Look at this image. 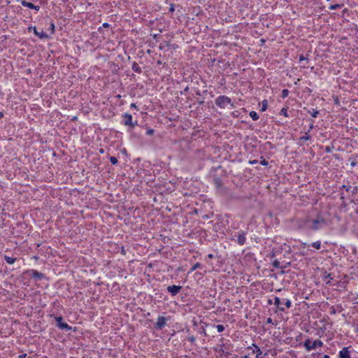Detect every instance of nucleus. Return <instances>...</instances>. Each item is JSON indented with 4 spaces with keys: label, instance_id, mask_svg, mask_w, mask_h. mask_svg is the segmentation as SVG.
<instances>
[{
    "label": "nucleus",
    "instance_id": "1",
    "mask_svg": "<svg viewBox=\"0 0 358 358\" xmlns=\"http://www.w3.org/2000/svg\"><path fill=\"white\" fill-rule=\"evenodd\" d=\"M327 225L326 220L320 215H317L315 219L306 218L303 223L302 227L316 231Z\"/></svg>",
    "mask_w": 358,
    "mask_h": 358
},
{
    "label": "nucleus",
    "instance_id": "2",
    "mask_svg": "<svg viewBox=\"0 0 358 358\" xmlns=\"http://www.w3.org/2000/svg\"><path fill=\"white\" fill-rule=\"evenodd\" d=\"M322 345L323 342L319 339H317L313 342H312L310 339H307L304 342V347L308 351L315 350L317 347H322Z\"/></svg>",
    "mask_w": 358,
    "mask_h": 358
},
{
    "label": "nucleus",
    "instance_id": "3",
    "mask_svg": "<svg viewBox=\"0 0 358 358\" xmlns=\"http://www.w3.org/2000/svg\"><path fill=\"white\" fill-rule=\"evenodd\" d=\"M215 104L220 108H224L228 104L231 103V99L225 95H221L215 99Z\"/></svg>",
    "mask_w": 358,
    "mask_h": 358
},
{
    "label": "nucleus",
    "instance_id": "4",
    "mask_svg": "<svg viewBox=\"0 0 358 358\" xmlns=\"http://www.w3.org/2000/svg\"><path fill=\"white\" fill-rule=\"evenodd\" d=\"M55 320L57 322V327L59 329L69 331L72 329L67 323L63 322V317L62 316H56L55 317Z\"/></svg>",
    "mask_w": 358,
    "mask_h": 358
},
{
    "label": "nucleus",
    "instance_id": "5",
    "mask_svg": "<svg viewBox=\"0 0 358 358\" xmlns=\"http://www.w3.org/2000/svg\"><path fill=\"white\" fill-rule=\"evenodd\" d=\"M122 117L124 119L123 124L125 126H129L130 127L134 128L135 126L137 125V121H132V115L131 114L124 113L122 115Z\"/></svg>",
    "mask_w": 358,
    "mask_h": 358
},
{
    "label": "nucleus",
    "instance_id": "6",
    "mask_svg": "<svg viewBox=\"0 0 358 358\" xmlns=\"http://www.w3.org/2000/svg\"><path fill=\"white\" fill-rule=\"evenodd\" d=\"M166 321V317L164 316H159L157 320V322L155 324V328L157 329H162L165 327Z\"/></svg>",
    "mask_w": 358,
    "mask_h": 358
},
{
    "label": "nucleus",
    "instance_id": "7",
    "mask_svg": "<svg viewBox=\"0 0 358 358\" xmlns=\"http://www.w3.org/2000/svg\"><path fill=\"white\" fill-rule=\"evenodd\" d=\"M247 232L245 231H241L238 232V234L237 236V243L240 245H243L246 241V236Z\"/></svg>",
    "mask_w": 358,
    "mask_h": 358
},
{
    "label": "nucleus",
    "instance_id": "8",
    "mask_svg": "<svg viewBox=\"0 0 358 358\" xmlns=\"http://www.w3.org/2000/svg\"><path fill=\"white\" fill-rule=\"evenodd\" d=\"M181 289V286L175 285L167 287V291L170 292L172 296H176L180 292Z\"/></svg>",
    "mask_w": 358,
    "mask_h": 358
},
{
    "label": "nucleus",
    "instance_id": "9",
    "mask_svg": "<svg viewBox=\"0 0 358 358\" xmlns=\"http://www.w3.org/2000/svg\"><path fill=\"white\" fill-rule=\"evenodd\" d=\"M339 358H351L350 352L348 350V348L344 347L340 350L338 354Z\"/></svg>",
    "mask_w": 358,
    "mask_h": 358
},
{
    "label": "nucleus",
    "instance_id": "10",
    "mask_svg": "<svg viewBox=\"0 0 358 358\" xmlns=\"http://www.w3.org/2000/svg\"><path fill=\"white\" fill-rule=\"evenodd\" d=\"M34 33L36 36H37L39 38L43 39V38H48V35L43 31V29H41L40 31H38V29L34 27H33Z\"/></svg>",
    "mask_w": 358,
    "mask_h": 358
},
{
    "label": "nucleus",
    "instance_id": "11",
    "mask_svg": "<svg viewBox=\"0 0 358 358\" xmlns=\"http://www.w3.org/2000/svg\"><path fill=\"white\" fill-rule=\"evenodd\" d=\"M21 4L23 6H25V7H27L30 9H34L36 10H39L40 9V6H35L34 4H33L31 2H28L25 0H22L21 1Z\"/></svg>",
    "mask_w": 358,
    "mask_h": 358
},
{
    "label": "nucleus",
    "instance_id": "12",
    "mask_svg": "<svg viewBox=\"0 0 358 358\" xmlns=\"http://www.w3.org/2000/svg\"><path fill=\"white\" fill-rule=\"evenodd\" d=\"M31 277L34 278H37L38 280L42 279L44 277V275L42 273L38 272L36 270H31L29 271Z\"/></svg>",
    "mask_w": 358,
    "mask_h": 358
},
{
    "label": "nucleus",
    "instance_id": "13",
    "mask_svg": "<svg viewBox=\"0 0 358 358\" xmlns=\"http://www.w3.org/2000/svg\"><path fill=\"white\" fill-rule=\"evenodd\" d=\"M252 346L255 348V349L253 350V353H257L256 358H262L261 355L262 354V351L261 350V349L255 343L252 344Z\"/></svg>",
    "mask_w": 358,
    "mask_h": 358
},
{
    "label": "nucleus",
    "instance_id": "14",
    "mask_svg": "<svg viewBox=\"0 0 358 358\" xmlns=\"http://www.w3.org/2000/svg\"><path fill=\"white\" fill-rule=\"evenodd\" d=\"M131 69L134 72H136L137 73H141L142 72L141 68L140 67L138 64L136 62H133Z\"/></svg>",
    "mask_w": 358,
    "mask_h": 358
},
{
    "label": "nucleus",
    "instance_id": "15",
    "mask_svg": "<svg viewBox=\"0 0 358 358\" xmlns=\"http://www.w3.org/2000/svg\"><path fill=\"white\" fill-rule=\"evenodd\" d=\"M280 303H281V301H280V298L278 297V296H275L274 298V304H275V306H276L280 310L284 311L285 308L283 307H280Z\"/></svg>",
    "mask_w": 358,
    "mask_h": 358
},
{
    "label": "nucleus",
    "instance_id": "16",
    "mask_svg": "<svg viewBox=\"0 0 358 358\" xmlns=\"http://www.w3.org/2000/svg\"><path fill=\"white\" fill-rule=\"evenodd\" d=\"M4 259H5V261L8 264H14L15 262L17 259L15 258V257H8V256L5 255L4 256Z\"/></svg>",
    "mask_w": 358,
    "mask_h": 358
},
{
    "label": "nucleus",
    "instance_id": "17",
    "mask_svg": "<svg viewBox=\"0 0 358 358\" xmlns=\"http://www.w3.org/2000/svg\"><path fill=\"white\" fill-rule=\"evenodd\" d=\"M213 181L214 184L217 186V188L220 187L222 185V180L218 177L215 178Z\"/></svg>",
    "mask_w": 358,
    "mask_h": 358
},
{
    "label": "nucleus",
    "instance_id": "18",
    "mask_svg": "<svg viewBox=\"0 0 358 358\" xmlns=\"http://www.w3.org/2000/svg\"><path fill=\"white\" fill-rule=\"evenodd\" d=\"M249 115L253 120L256 121L259 119V115L255 111H250Z\"/></svg>",
    "mask_w": 358,
    "mask_h": 358
},
{
    "label": "nucleus",
    "instance_id": "19",
    "mask_svg": "<svg viewBox=\"0 0 358 358\" xmlns=\"http://www.w3.org/2000/svg\"><path fill=\"white\" fill-rule=\"evenodd\" d=\"M267 108H268V101H267V100L264 99L262 102L261 111L264 112V111L266 110Z\"/></svg>",
    "mask_w": 358,
    "mask_h": 358
},
{
    "label": "nucleus",
    "instance_id": "20",
    "mask_svg": "<svg viewBox=\"0 0 358 358\" xmlns=\"http://www.w3.org/2000/svg\"><path fill=\"white\" fill-rule=\"evenodd\" d=\"M311 138L308 132H306L305 135L300 138V141H306L310 140Z\"/></svg>",
    "mask_w": 358,
    "mask_h": 358
},
{
    "label": "nucleus",
    "instance_id": "21",
    "mask_svg": "<svg viewBox=\"0 0 358 358\" xmlns=\"http://www.w3.org/2000/svg\"><path fill=\"white\" fill-rule=\"evenodd\" d=\"M311 245L315 248V249L317 250H319L321 248V243L320 241H315V242H313Z\"/></svg>",
    "mask_w": 358,
    "mask_h": 358
},
{
    "label": "nucleus",
    "instance_id": "22",
    "mask_svg": "<svg viewBox=\"0 0 358 358\" xmlns=\"http://www.w3.org/2000/svg\"><path fill=\"white\" fill-rule=\"evenodd\" d=\"M201 267H202V265L200 263L197 262L194 266H192V267L190 268V272H192L197 268H201Z\"/></svg>",
    "mask_w": 358,
    "mask_h": 358
},
{
    "label": "nucleus",
    "instance_id": "23",
    "mask_svg": "<svg viewBox=\"0 0 358 358\" xmlns=\"http://www.w3.org/2000/svg\"><path fill=\"white\" fill-rule=\"evenodd\" d=\"M308 113L313 117H316L319 113L318 110L314 108H313L312 110H309Z\"/></svg>",
    "mask_w": 358,
    "mask_h": 358
},
{
    "label": "nucleus",
    "instance_id": "24",
    "mask_svg": "<svg viewBox=\"0 0 358 358\" xmlns=\"http://www.w3.org/2000/svg\"><path fill=\"white\" fill-rule=\"evenodd\" d=\"M289 91L287 89H284L281 93V97L285 99L289 95Z\"/></svg>",
    "mask_w": 358,
    "mask_h": 358
},
{
    "label": "nucleus",
    "instance_id": "25",
    "mask_svg": "<svg viewBox=\"0 0 358 358\" xmlns=\"http://www.w3.org/2000/svg\"><path fill=\"white\" fill-rule=\"evenodd\" d=\"M280 115H283L285 117H288V114H287V108H282L281 110H280Z\"/></svg>",
    "mask_w": 358,
    "mask_h": 358
},
{
    "label": "nucleus",
    "instance_id": "26",
    "mask_svg": "<svg viewBox=\"0 0 358 358\" xmlns=\"http://www.w3.org/2000/svg\"><path fill=\"white\" fill-rule=\"evenodd\" d=\"M342 6H343V5H342V4H338V3H336V4L331 5V6H329V9H330V10H336V9H337V8H341Z\"/></svg>",
    "mask_w": 358,
    "mask_h": 358
},
{
    "label": "nucleus",
    "instance_id": "27",
    "mask_svg": "<svg viewBox=\"0 0 358 358\" xmlns=\"http://www.w3.org/2000/svg\"><path fill=\"white\" fill-rule=\"evenodd\" d=\"M272 265H273V266L274 268H278L282 267V266H280V262H279V261H278V260H275V261H273V263H272Z\"/></svg>",
    "mask_w": 358,
    "mask_h": 358
},
{
    "label": "nucleus",
    "instance_id": "28",
    "mask_svg": "<svg viewBox=\"0 0 358 358\" xmlns=\"http://www.w3.org/2000/svg\"><path fill=\"white\" fill-rule=\"evenodd\" d=\"M284 305L286 306L287 308H289L292 306V302L289 299H286L284 302Z\"/></svg>",
    "mask_w": 358,
    "mask_h": 358
},
{
    "label": "nucleus",
    "instance_id": "29",
    "mask_svg": "<svg viewBox=\"0 0 358 358\" xmlns=\"http://www.w3.org/2000/svg\"><path fill=\"white\" fill-rule=\"evenodd\" d=\"M110 162H111L112 164H117V159L115 157H110Z\"/></svg>",
    "mask_w": 358,
    "mask_h": 358
},
{
    "label": "nucleus",
    "instance_id": "30",
    "mask_svg": "<svg viewBox=\"0 0 358 358\" xmlns=\"http://www.w3.org/2000/svg\"><path fill=\"white\" fill-rule=\"evenodd\" d=\"M216 329L218 332H222L224 330V327L222 324H218L216 326Z\"/></svg>",
    "mask_w": 358,
    "mask_h": 358
},
{
    "label": "nucleus",
    "instance_id": "31",
    "mask_svg": "<svg viewBox=\"0 0 358 358\" xmlns=\"http://www.w3.org/2000/svg\"><path fill=\"white\" fill-rule=\"evenodd\" d=\"M299 61L300 62L306 61L307 63H308V59L306 57H305L304 55H301L299 56Z\"/></svg>",
    "mask_w": 358,
    "mask_h": 358
},
{
    "label": "nucleus",
    "instance_id": "32",
    "mask_svg": "<svg viewBox=\"0 0 358 358\" xmlns=\"http://www.w3.org/2000/svg\"><path fill=\"white\" fill-rule=\"evenodd\" d=\"M155 131L152 129H149L146 131V134L148 135H152L154 134Z\"/></svg>",
    "mask_w": 358,
    "mask_h": 358
},
{
    "label": "nucleus",
    "instance_id": "33",
    "mask_svg": "<svg viewBox=\"0 0 358 358\" xmlns=\"http://www.w3.org/2000/svg\"><path fill=\"white\" fill-rule=\"evenodd\" d=\"M260 164L263 166H267L268 164V162L266 159H262L260 161Z\"/></svg>",
    "mask_w": 358,
    "mask_h": 358
},
{
    "label": "nucleus",
    "instance_id": "34",
    "mask_svg": "<svg viewBox=\"0 0 358 358\" xmlns=\"http://www.w3.org/2000/svg\"><path fill=\"white\" fill-rule=\"evenodd\" d=\"M174 10H175V6H174V4L171 3L170 5L169 12L173 13V12H174Z\"/></svg>",
    "mask_w": 358,
    "mask_h": 358
},
{
    "label": "nucleus",
    "instance_id": "35",
    "mask_svg": "<svg viewBox=\"0 0 358 358\" xmlns=\"http://www.w3.org/2000/svg\"><path fill=\"white\" fill-rule=\"evenodd\" d=\"M342 188L345 189L347 192H349V191H350V188H351V187H350V186L345 185H343L342 186Z\"/></svg>",
    "mask_w": 358,
    "mask_h": 358
},
{
    "label": "nucleus",
    "instance_id": "36",
    "mask_svg": "<svg viewBox=\"0 0 358 358\" xmlns=\"http://www.w3.org/2000/svg\"><path fill=\"white\" fill-rule=\"evenodd\" d=\"M121 254L123 255H126V250L124 248V246H122L121 247V251H120Z\"/></svg>",
    "mask_w": 358,
    "mask_h": 358
},
{
    "label": "nucleus",
    "instance_id": "37",
    "mask_svg": "<svg viewBox=\"0 0 358 358\" xmlns=\"http://www.w3.org/2000/svg\"><path fill=\"white\" fill-rule=\"evenodd\" d=\"M50 28V30L52 31V33H54V31H55V24H54V23H51Z\"/></svg>",
    "mask_w": 358,
    "mask_h": 358
},
{
    "label": "nucleus",
    "instance_id": "38",
    "mask_svg": "<svg viewBox=\"0 0 358 358\" xmlns=\"http://www.w3.org/2000/svg\"><path fill=\"white\" fill-rule=\"evenodd\" d=\"M130 108H131L138 109V108H137V106H136V103H132L130 105Z\"/></svg>",
    "mask_w": 358,
    "mask_h": 358
},
{
    "label": "nucleus",
    "instance_id": "39",
    "mask_svg": "<svg viewBox=\"0 0 358 358\" xmlns=\"http://www.w3.org/2000/svg\"><path fill=\"white\" fill-rule=\"evenodd\" d=\"M313 128H314L313 124V123H311V124H310V126H309V128H308V131H307V132H308V133H309V132H310V131Z\"/></svg>",
    "mask_w": 358,
    "mask_h": 358
},
{
    "label": "nucleus",
    "instance_id": "40",
    "mask_svg": "<svg viewBox=\"0 0 358 358\" xmlns=\"http://www.w3.org/2000/svg\"><path fill=\"white\" fill-rule=\"evenodd\" d=\"M357 162L354 159L350 162V165L352 166H355L357 165Z\"/></svg>",
    "mask_w": 358,
    "mask_h": 358
},
{
    "label": "nucleus",
    "instance_id": "41",
    "mask_svg": "<svg viewBox=\"0 0 358 358\" xmlns=\"http://www.w3.org/2000/svg\"><path fill=\"white\" fill-rule=\"evenodd\" d=\"M102 26L103 27L108 28L110 27V24L107 22H104Z\"/></svg>",
    "mask_w": 358,
    "mask_h": 358
},
{
    "label": "nucleus",
    "instance_id": "42",
    "mask_svg": "<svg viewBox=\"0 0 358 358\" xmlns=\"http://www.w3.org/2000/svg\"><path fill=\"white\" fill-rule=\"evenodd\" d=\"M302 246H303V248H308V247H309V245L306 243H303Z\"/></svg>",
    "mask_w": 358,
    "mask_h": 358
},
{
    "label": "nucleus",
    "instance_id": "43",
    "mask_svg": "<svg viewBox=\"0 0 358 358\" xmlns=\"http://www.w3.org/2000/svg\"><path fill=\"white\" fill-rule=\"evenodd\" d=\"M272 322V319L271 317L267 318L266 323L270 324Z\"/></svg>",
    "mask_w": 358,
    "mask_h": 358
},
{
    "label": "nucleus",
    "instance_id": "44",
    "mask_svg": "<svg viewBox=\"0 0 358 358\" xmlns=\"http://www.w3.org/2000/svg\"><path fill=\"white\" fill-rule=\"evenodd\" d=\"M325 151H326L327 152H331V148H330L329 147H326V148H325Z\"/></svg>",
    "mask_w": 358,
    "mask_h": 358
},
{
    "label": "nucleus",
    "instance_id": "45",
    "mask_svg": "<svg viewBox=\"0 0 358 358\" xmlns=\"http://www.w3.org/2000/svg\"><path fill=\"white\" fill-rule=\"evenodd\" d=\"M189 340L190 341L193 342V341H194L195 338H194V336H192V337H190V338H189Z\"/></svg>",
    "mask_w": 358,
    "mask_h": 358
},
{
    "label": "nucleus",
    "instance_id": "46",
    "mask_svg": "<svg viewBox=\"0 0 358 358\" xmlns=\"http://www.w3.org/2000/svg\"><path fill=\"white\" fill-rule=\"evenodd\" d=\"M27 356V354H23V355H20V358H24L25 357Z\"/></svg>",
    "mask_w": 358,
    "mask_h": 358
},
{
    "label": "nucleus",
    "instance_id": "47",
    "mask_svg": "<svg viewBox=\"0 0 358 358\" xmlns=\"http://www.w3.org/2000/svg\"><path fill=\"white\" fill-rule=\"evenodd\" d=\"M208 258L212 259V258L213 257V254H209V255H208Z\"/></svg>",
    "mask_w": 358,
    "mask_h": 358
},
{
    "label": "nucleus",
    "instance_id": "48",
    "mask_svg": "<svg viewBox=\"0 0 358 358\" xmlns=\"http://www.w3.org/2000/svg\"><path fill=\"white\" fill-rule=\"evenodd\" d=\"M3 117V114L2 112H0V119H1Z\"/></svg>",
    "mask_w": 358,
    "mask_h": 358
},
{
    "label": "nucleus",
    "instance_id": "49",
    "mask_svg": "<svg viewBox=\"0 0 358 358\" xmlns=\"http://www.w3.org/2000/svg\"><path fill=\"white\" fill-rule=\"evenodd\" d=\"M323 358H330V357L329 355H324Z\"/></svg>",
    "mask_w": 358,
    "mask_h": 358
},
{
    "label": "nucleus",
    "instance_id": "50",
    "mask_svg": "<svg viewBox=\"0 0 358 358\" xmlns=\"http://www.w3.org/2000/svg\"><path fill=\"white\" fill-rule=\"evenodd\" d=\"M250 162V164H255V163H256V161H255V160H254V161H252V162Z\"/></svg>",
    "mask_w": 358,
    "mask_h": 358
},
{
    "label": "nucleus",
    "instance_id": "51",
    "mask_svg": "<svg viewBox=\"0 0 358 358\" xmlns=\"http://www.w3.org/2000/svg\"><path fill=\"white\" fill-rule=\"evenodd\" d=\"M268 304H271V303H272L271 300H268Z\"/></svg>",
    "mask_w": 358,
    "mask_h": 358
},
{
    "label": "nucleus",
    "instance_id": "52",
    "mask_svg": "<svg viewBox=\"0 0 358 358\" xmlns=\"http://www.w3.org/2000/svg\"><path fill=\"white\" fill-rule=\"evenodd\" d=\"M243 358H250V357L249 356H248V355H245V356H244Z\"/></svg>",
    "mask_w": 358,
    "mask_h": 358
},
{
    "label": "nucleus",
    "instance_id": "53",
    "mask_svg": "<svg viewBox=\"0 0 358 358\" xmlns=\"http://www.w3.org/2000/svg\"><path fill=\"white\" fill-rule=\"evenodd\" d=\"M100 152H101V153H103V149H101V150H100Z\"/></svg>",
    "mask_w": 358,
    "mask_h": 358
},
{
    "label": "nucleus",
    "instance_id": "54",
    "mask_svg": "<svg viewBox=\"0 0 358 358\" xmlns=\"http://www.w3.org/2000/svg\"><path fill=\"white\" fill-rule=\"evenodd\" d=\"M261 42H262V43H264V42H265V41H264V39H262V40H261Z\"/></svg>",
    "mask_w": 358,
    "mask_h": 358
},
{
    "label": "nucleus",
    "instance_id": "55",
    "mask_svg": "<svg viewBox=\"0 0 358 358\" xmlns=\"http://www.w3.org/2000/svg\"><path fill=\"white\" fill-rule=\"evenodd\" d=\"M302 67H303V68H306V67H307V66H306V65H303V66H302Z\"/></svg>",
    "mask_w": 358,
    "mask_h": 358
},
{
    "label": "nucleus",
    "instance_id": "56",
    "mask_svg": "<svg viewBox=\"0 0 358 358\" xmlns=\"http://www.w3.org/2000/svg\"><path fill=\"white\" fill-rule=\"evenodd\" d=\"M356 332H357V333H358V327H357V329H356Z\"/></svg>",
    "mask_w": 358,
    "mask_h": 358
},
{
    "label": "nucleus",
    "instance_id": "57",
    "mask_svg": "<svg viewBox=\"0 0 358 358\" xmlns=\"http://www.w3.org/2000/svg\"><path fill=\"white\" fill-rule=\"evenodd\" d=\"M357 179H358V176H357Z\"/></svg>",
    "mask_w": 358,
    "mask_h": 358
}]
</instances>
